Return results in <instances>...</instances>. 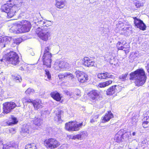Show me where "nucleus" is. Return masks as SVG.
Instances as JSON below:
<instances>
[{
    "label": "nucleus",
    "mask_w": 149,
    "mask_h": 149,
    "mask_svg": "<svg viewBox=\"0 0 149 149\" xmlns=\"http://www.w3.org/2000/svg\"><path fill=\"white\" fill-rule=\"evenodd\" d=\"M21 3H22L19 2L17 0H9L1 6V10L2 12L7 13L8 17L10 18L18 12Z\"/></svg>",
    "instance_id": "obj_1"
},
{
    "label": "nucleus",
    "mask_w": 149,
    "mask_h": 149,
    "mask_svg": "<svg viewBox=\"0 0 149 149\" xmlns=\"http://www.w3.org/2000/svg\"><path fill=\"white\" fill-rule=\"evenodd\" d=\"M130 80H134L136 86L139 87L143 86L146 82L147 77L144 69L138 68L130 74Z\"/></svg>",
    "instance_id": "obj_2"
},
{
    "label": "nucleus",
    "mask_w": 149,
    "mask_h": 149,
    "mask_svg": "<svg viewBox=\"0 0 149 149\" xmlns=\"http://www.w3.org/2000/svg\"><path fill=\"white\" fill-rule=\"evenodd\" d=\"M19 57L18 54L13 51H10L9 52L5 54L0 60L1 61H8L9 63L16 65L19 62Z\"/></svg>",
    "instance_id": "obj_3"
},
{
    "label": "nucleus",
    "mask_w": 149,
    "mask_h": 149,
    "mask_svg": "<svg viewBox=\"0 0 149 149\" xmlns=\"http://www.w3.org/2000/svg\"><path fill=\"white\" fill-rule=\"evenodd\" d=\"M31 25L30 22L26 20L21 21L13 31L16 33H24L29 32L31 28Z\"/></svg>",
    "instance_id": "obj_4"
},
{
    "label": "nucleus",
    "mask_w": 149,
    "mask_h": 149,
    "mask_svg": "<svg viewBox=\"0 0 149 149\" xmlns=\"http://www.w3.org/2000/svg\"><path fill=\"white\" fill-rule=\"evenodd\" d=\"M85 123L83 124V121L78 123L75 120L71 121L65 124V128L68 131H78L82 126H85Z\"/></svg>",
    "instance_id": "obj_5"
},
{
    "label": "nucleus",
    "mask_w": 149,
    "mask_h": 149,
    "mask_svg": "<svg viewBox=\"0 0 149 149\" xmlns=\"http://www.w3.org/2000/svg\"><path fill=\"white\" fill-rule=\"evenodd\" d=\"M45 146L48 149H55L60 145V142L54 138H51L45 139L44 141Z\"/></svg>",
    "instance_id": "obj_6"
},
{
    "label": "nucleus",
    "mask_w": 149,
    "mask_h": 149,
    "mask_svg": "<svg viewBox=\"0 0 149 149\" xmlns=\"http://www.w3.org/2000/svg\"><path fill=\"white\" fill-rule=\"evenodd\" d=\"M36 33L41 39L45 41H47L50 36V32L47 28L43 29L38 27L36 31Z\"/></svg>",
    "instance_id": "obj_7"
},
{
    "label": "nucleus",
    "mask_w": 149,
    "mask_h": 149,
    "mask_svg": "<svg viewBox=\"0 0 149 149\" xmlns=\"http://www.w3.org/2000/svg\"><path fill=\"white\" fill-rule=\"evenodd\" d=\"M130 133L128 132L122 133L121 132H118L115 135L114 140L118 143H120L126 139H128Z\"/></svg>",
    "instance_id": "obj_8"
},
{
    "label": "nucleus",
    "mask_w": 149,
    "mask_h": 149,
    "mask_svg": "<svg viewBox=\"0 0 149 149\" xmlns=\"http://www.w3.org/2000/svg\"><path fill=\"white\" fill-rule=\"evenodd\" d=\"M3 112L6 114L10 112L17 106L15 103L13 102H5L3 104Z\"/></svg>",
    "instance_id": "obj_9"
},
{
    "label": "nucleus",
    "mask_w": 149,
    "mask_h": 149,
    "mask_svg": "<svg viewBox=\"0 0 149 149\" xmlns=\"http://www.w3.org/2000/svg\"><path fill=\"white\" fill-rule=\"evenodd\" d=\"M75 74L78 81L81 83L86 82L88 79V75L84 72L78 71Z\"/></svg>",
    "instance_id": "obj_10"
},
{
    "label": "nucleus",
    "mask_w": 149,
    "mask_h": 149,
    "mask_svg": "<svg viewBox=\"0 0 149 149\" xmlns=\"http://www.w3.org/2000/svg\"><path fill=\"white\" fill-rule=\"evenodd\" d=\"M89 99L91 101L96 100L100 96V92L95 89H92L89 91L87 94Z\"/></svg>",
    "instance_id": "obj_11"
},
{
    "label": "nucleus",
    "mask_w": 149,
    "mask_h": 149,
    "mask_svg": "<svg viewBox=\"0 0 149 149\" xmlns=\"http://www.w3.org/2000/svg\"><path fill=\"white\" fill-rule=\"evenodd\" d=\"M132 18L134 19V23L135 26L141 30H146V26L142 20L136 17H133Z\"/></svg>",
    "instance_id": "obj_12"
},
{
    "label": "nucleus",
    "mask_w": 149,
    "mask_h": 149,
    "mask_svg": "<svg viewBox=\"0 0 149 149\" xmlns=\"http://www.w3.org/2000/svg\"><path fill=\"white\" fill-rule=\"evenodd\" d=\"M121 90V86L118 85H114L109 88L106 91V94L107 95H112L115 93L116 92H119Z\"/></svg>",
    "instance_id": "obj_13"
},
{
    "label": "nucleus",
    "mask_w": 149,
    "mask_h": 149,
    "mask_svg": "<svg viewBox=\"0 0 149 149\" xmlns=\"http://www.w3.org/2000/svg\"><path fill=\"white\" fill-rule=\"evenodd\" d=\"M113 114L110 110L108 111L102 117L101 120V123H105L109 121L111 119L114 118Z\"/></svg>",
    "instance_id": "obj_14"
},
{
    "label": "nucleus",
    "mask_w": 149,
    "mask_h": 149,
    "mask_svg": "<svg viewBox=\"0 0 149 149\" xmlns=\"http://www.w3.org/2000/svg\"><path fill=\"white\" fill-rule=\"evenodd\" d=\"M83 61V64L85 67H90L95 65V61L88 57H84Z\"/></svg>",
    "instance_id": "obj_15"
},
{
    "label": "nucleus",
    "mask_w": 149,
    "mask_h": 149,
    "mask_svg": "<svg viewBox=\"0 0 149 149\" xmlns=\"http://www.w3.org/2000/svg\"><path fill=\"white\" fill-rule=\"evenodd\" d=\"M113 76L109 73L106 72H104L99 73L97 74L98 79L100 80H104L113 78Z\"/></svg>",
    "instance_id": "obj_16"
},
{
    "label": "nucleus",
    "mask_w": 149,
    "mask_h": 149,
    "mask_svg": "<svg viewBox=\"0 0 149 149\" xmlns=\"http://www.w3.org/2000/svg\"><path fill=\"white\" fill-rule=\"evenodd\" d=\"M69 64L64 61H58L56 62L54 65V67L55 70H59L61 69L65 68Z\"/></svg>",
    "instance_id": "obj_17"
},
{
    "label": "nucleus",
    "mask_w": 149,
    "mask_h": 149,
    "mask_svg": "<svg viewBox=\"0 0 149 149\" xmlns=\"http://www.w3.org/2000/svg\"><path fill=\"white\" fill-rule=\"evenodd\" d=\"M32 104L35 110L40 109L43 107L42 101L39 99H36L33 100Z\"/></svg>",
    "instance_id": "obj_18"
},
{
    "label": "nucleus",
    "mask_w": 149,
    "mask_h": 149,
    "mask_svg": "<svg viewBox=\"0 0 149 149\" xmlns=\"http://www.w3.org/2000/svg\"><path fill=\"white\" fill-rule=\"evenodd\" d=\"M18 122L17 118L12 115L9 117L8 120L6 122V123L8 126H12L17 124Z\"/></svg>",
    "instance_id": "obj_19"
},
{
    "label": "nucleus",
    "mask_w": 149,
    "mask_h": 149,
    "mask_svg": "<svg viewBox=\"0 0 149 149\" xmlns=\"http://www.w3.org/2000/svg\"><path fill=\"white\" fill-rule=\"evenodd\" d=\"M50 95L54 100L57 102L60 101L62 97L60 93L56 91L52 92Z\"/></svg>",
    "instance_id": "obj_20"
},
{
    "label": "nucleus",
    "mask_w": 149,
    "mask_h": 149,
    "mask_svg": "<svg viewBox=\"0 0 149 149\" xmlns=\"http://www.w3.org/2000/svg\"><path fill=\"white\" fill-rule=\"evenodd\" d=\"M43 120L40 118H35L33 121V125L34 127L33 128L34 129H37L42 124Z\"/></svg>",
    "instance_id": "obj_21"
},
{
    "label": "nucleus",
    "mask_w": 149,
    "mask_h": 149,
    "mask_svg": "<svg viewBox=\"0 0 149 149\" xmlns=\"http://www.w3.org/2000/svg\"><path fill=\"white\" fill-rule=\"evenodd\" d=\"M64 113L63 110H57L54 118V120L58 121L63 122V120L61 119V115H62Z\"/></svg>",
    "instance_id": "obj_22"
},
{
    "label": "nucleus",
    "mask_w": 149,
    "mask_h": 149,
    "mask_svg": "<svg viewBox=\"0 0 149 149\" xmlns=\"http://www.w3.org/2000/svg\"><path fill=\"white\" fill-rule=\"evenodd\" d=\"M113 81L111 80H108L104 82L100 83L97 87L100 88H104L107 87L112 84Z\"/></svg>",
    "instance_id": "obj_23"
},
{
    "label": "nucleus",
    "mask_w": 149,
    "mask_h": 149,
    "mask_svg": "<svg viewBox=\"0 0 149 149\" xmlns=\"http://www.w3.org/2000/svg\"><path fill=\"white\" fill-rule=\"evenodd\" d=\"M3 149H17V145L15 143L10 146L4 144L3 145Z\"/></svg>",
    "instance_id": "obj_24"
},
{
    "label": "nucleus",
    "mask_w": 149,
    "mask_h": 149,
    "mask_svg": "<svg viewBox=\"0 0 149 149\" xmlns=\"http://www.w3.org/2000/svg\"><path fill=\"white\" fill-rule=\"evenodd\" d=\"M56 6L60 9L63 8L65 6L64 2L62 1H57L55 4Z\"/></svg>",
    "instance_id": "obj_25"
},
{
    "label": "nucleus",
    "mask_w": 149,
    "mask_h": 149,
    "mask_svg": "<svg viewBox=\"0 0 149 149\" xmlns=\"http://www.w3.org/2000/svg\"><path fill=\"white\" fill-rule=\"evenodd\" d=\"M123 43L124 41L121 40L120 41H118L116 44V47L118 50H123V46L124 45Z\"/></svg>",
    "instance_id": "obj_26"
},
{
    "label": "nucleus",
    "mask_w": 149,
    "mask_h": 149,
    "mask_svg": "<svg viewBox=\"0 0 149 149\" xmlns=\"http://www.w3.org/2000/svg\"><path fill=\"white\" fill-rule=\"evenodd\" d=\"M52 57V54H44L42 57V61H45H45L47 60H51Z\"/></svg>",
    "instance_id": "obj_27"
},
{
    "label": "nucleus",
    "mask_w": 149,
    "mask_h": 149,
    "mask_svg": "<svg viewBox=\"0 0 149 149\" xmlns=\"http://www.w3.org/2000/svg\"><path fill=\"white\" fill-rule=\"evenodd\" d=\"M123 47V51L125 52V53H127L130 52V45L126 43L124 44Z\"/></svg>",
    "instance_id": "obj_28"
},
{
    "label": "nucleus",
    "mask_w": 149,
    "mask_h": 149,
    "mask_svg": "<svg viewBox=\"0 0 149 149\" xmlns=\"http://www.w3.org/2000/svg\"><path fill=\"white\" fill-rule=\"evenodd\" d=\"M13 79L16 82H20L22 80L21 77L19 75L12 76Z\"/></svg>",
    "instance_id": "obj_29"
},
{
    "label": "nucleus",
    "mask_w": 149,
    "mask_h": 149,
    "mask_svg": "<svg viewBox=\"0 0 149 149\" xmlns=\"http://www.w3.org/2000/svg\"><path fill=\"white\" fill-rule=\"evenodd\" d=\"M42 62L43 65L46 66L47 67L49 68H51L52 63V59L47 60L45 61H45H42Z\"/></svg>",
    "instance_id": "obj_30"
},
{
    "label": "nucleus",
    "mask_w": 149,
    "mask_h": 149,
    "mask_svg": "<svg viewBox=\"0 0 149 149\" xmlns=\"http://www.w3.org/2000/svg\"><path fill=\"white\" fill-rule=\"evenodd\" d=\"M36 145L34 143L28 144L25 147V149H35Z\"/></svg>",
    "instance_id": "obj_31"
},
{
    "label": "nucleus",
    "mask_w": 149,
    "mask_h": 149,
    "mask_svg": "<svg viewBox=\"0 0 149 149\" xmlns=\"http://www.w3.org/2000/svg\"><path fill=\"white\" fill-rule=\"evenodd\" d=\"M35 92V90L33 88H29L25 91V93L27 95L33 94Z\"/></svg>",
    "instance_id": "obj_32"
},
{
    "label": "nucleus",
    "mask_w": 149,
    "mask_h": 149,
    "mask_svg": "<svg viewBox=\"0 0 149 149\" xmlns=\"http://www.w3.org/2000/svg\"><path fill=\"white\" fill-rule=\"evenodd\" d=\"M134 4L137 8H139L143 6V4L142 3L137 0L135 1V2L134 3Z\"/></svg>",
    "instance_id": "obj_33"
},
{
    "label": "nucleus",
    "mask_w": 149,
    "mask_h": 149,
    "mask_svg": "<svg viewBox=\"0 0 149 149\" xmlns=\"http://www.w3.org/2000/svg\"><path fill=\"white\" fill-rule=\"evenodd\" d=\"M22 101L25 103H31L33 101V100L29 97H25L22 99Z\"/></svg>",
    "instance_id": "obj_34"
},
{
    "label": "nucleus",
    "mask_w": 149,
    "mask_h": 149,
    "mask_svg": "<svg viewBox=\"0 0 149 149\" xmlns=\"http://www.w3.org/2000/svg\"><path fill=\"white\" fill-rule=\"evenodd\" d=\"M128 73L127 72L125 74H123L119 77V78L120 79L122 80L123 81H125L126 80V79L127 77V76L128 75Z\"/></svg>",
    "instance_id": "obj_35"
},
{
    "label": "nucleus",
    "mask_w": 149,
    "mask_h": 149,
    "mask_svg": "<svg viewBox=\"0 0 149 149\" xmlns=\"http://www.w3.org/2000/svg\"><path fill=\"white\" fill-rule=\"evenodd\" d=\"M66 78H68L69 79H72L74 78V76L72 74L69 72L65 73Z\"/></svg>",
    "instance_id": "obj_36"
},
{
    "label": "nucleus",
    "mask_w": 149,
    "mask_h": 149,
    "mask_svg": "<svg viewBox=\"0 0 149 149\" xmlns=\"http://www.w3.org/2000/svg\"><path fill=\"white\" fill-rule=\"evenodd\" d=\"M22 132L23 133H29V127L27 126L23 127L22 128Z\"/></svg>",
    "instance_id": "obj_37"
},
{
    "label": "nucleus",
    "mask_w": 149,
    "mask_h": 149,
    "mask_svg": "<svg viewBox=\"0 0 149 149\" xmlns=\"http://www.w3.org/2000/svg\"><path fill=\"white\" fill-rule=\"evenodd\" d=\"M22 42V39L20 38H15L14 40L13 43L17 45H18L20 44Z\"/></svg>",
    "instance_id": "obj_38"
},
{
    "label": "nucleus",
    "mask_w": 149,
    "mask_h": 149,
    "mask_svg": "<svg viewBox=\"0 0 149 149\" xmlns=\"http://www.w3.org/2000/svg\"><path fill=\"white\" fill-rule=\"evenodd\" d=\"M142 125L144 128L149 127V122L147 121H144L142 123Z\"/></svg>",
    "instance_id": "obj_39"
},
{
    "label": "nucleus",
    "mask_w": 149,
    "mask_h": 149,
    "mask_svg": "<svg viewBox=\"0 0 149 149\" xmlns=\"http://www.w3.org/2000/svg\"><path fill=\"white\" fill-rule=\"evenodd\" d=\"M50 49L49 47H46L45 49L44 54H52L49 51Z\"/></svg>",
    "instance_id": "obj_40"
},
{
    "label": "nucleus",
    "mask_w": 149,
    "mask_h": 149,
    "mask_svg": "<svg viewBox=\"0 0 149 149\" xmlns=\"http://www.w3.org/2000/svg\"><path fill=\"white\" fill-rule=\"evenodd\" d=\"M9 133L13 134L15 133L16 132V128L15 127H11L9 129Z\"/></svg>",
    "instance_id": "obj_41"
},
{
    "label": "nucleus",
    "mask_w": 149,
    "mask_h": 149,
    "mask_svg": "<svg viewBox=\"0 0 149 149\" xmlns=\"http://www.w3.org/2000/svg\"><path fill=\"white\" fill-rule=\"evenodd\" d=\"M45 74L47 75V78L49 79H51V75L49 71L47 69H45Z\"/></svg>",
    "instance_id": "obj_42"
},
{
    "label": "nucleus",
    "mask_w": 149,
    "mask_h": 149,
    "mask_svg": "<svg viewBox=\"0 0 149 149\" xmlns=\"http://www.w3.org/2000/svg\"><path fill=\"white\" fill-rule=\"evenodd\" d=\"M81 134H76L75 136V138L76 139H80L81 138V135H84L85 134V133L84 132H81Z\"/></svg>",
    "instance_id": "obj_43"
},
{
    "label": "nucleus",
    "mask_w": 149,
    "mask_h": 149,
    "mask_svg": "<svg viewBox=\"0 0 149 149\" xmlns=\"http://www.w3.org/2000/svg\"><path fill=\"white\" fill-rule=\"evenodd\" d=\"M98 118V116L97 115H96L94 116L93 118L91 119L90 122V123H92L94 122L95 121H97L96 119Z\"/></svg>",
    "instance_id": "obj_44"
},
{
    "label": "nucleus",
    "mask_w": 149,
    "mask_h": 149,
    "mask_svg": "<svg viewBox=\"0 0 149 149\" xmlns=\"http://www.w3.org/2000/svg\"><path fill=\"white\" fill-rule=\"evenodd\" d=\"M58 77L59 79H62L63 78H66L65 73H60L58 75Z\"/></svg>",
    "instance_id": "obj_45"
},
{
    "label": "nucleus",
    "mask_w": 149,
    "mask_h": 149,
    "mask_svg": "<svg viewBox=\"0 0 149 149\" xmlns=\"http://www.w3.org/2000/svg\"><path fill=\"white\" fill-rule=\"evenodd\" d=\"M48 23V22H45L44 23V24L43 26H42L40 28H48V30H49V28H48V27H49L50 25H48L47 23Z\"/></svg>",
    "instance_id": "obj_46"
},
{
    "label": "nucleus",
    "mask_w": 149,
    "mask_h": 149,
    "mask_svg": "<svg viewBox=\"0 0 149 149\" xmlns=\"http://www.w3.org/2000/svg\"><path fill=\"white\" fill-rule=\"evenodd\" d=\"M146 68L149 76V63L147 64L146 66Z\"/></svg>",
    "instance_id": "obj_47"
},
{
    "label": "nucleus",
    "mask_w": 149,
    "mask_h": 149,
    "mask_svg": "<svg viewBox=\"0 0 149 149\" xmlns=\"http://www.w3.org/2000/svg\"><path fill=\"white\" fill-rule=\"evenodd\" d=\"M3 41H4L3 39L1 38H0V43L3 42Z\"/></svg>",
    "instance_id": "obj_48"
},
{
    "label": "nucleus",
    "mask_w": 149,
    "mask_h": 149,
    "mask_svg": "<svg viewBox=\"0 0 149 149\" xmlns=\"http://www.w3.org/2000/svg\"><path fill=\"white\" fill-rule=\"evenodd\" d=\"M19 69H20L21 70H24V69L23 68L22 66Z\"/></svg>",
    "instance_id": "obj_49"
},
{
    "label": "nucleus",
    "mask_w": 149,
    "mask_h": 149,
    "mask_svg": "<svg viewBox=\"0 0 149 149\" xmlns=\"http://www.w3.org/2000/svg\"><path fill=\"white\" fill-rule=\"evenodd\" d=\"M2 144V142L0 140V146Z\"/></svg>",
    "instance_id": "obj_50"
},
{
    "label": "nucleus",
    "mask_w": 149,
    "mask_h": 149,
    "mask_svg": "<svg viewBox=\"0 0 149 149\" xmlns=\"http://www.w3.org/2000/svg\"><path fill=\"white\" fill-rule=\"evenodd\" d=\"M135 134H136V133L134 132L132 133V135L133 136H134L135 135Z\"/></svg>",
    "instance_id": "obj_51"
},
{
    "label": "nucleus",
    "mask_w": 149,
    "mask_h": 149,
    "mask_svg": "<svg viewBox=\"0 0 149 149\" xmlns=\"http://www.w3.org/2000/svg\"><path fill=\"white\" fill-rule=\"evenodd\" d=\"M2 73V72L0 70V74H1Z\"/></svg>",
    "instance_id": "obj_52"
},
{
    "label": "nucleus",
    "mask_w": 149,
    "mask_h": 149,
    "mask_svg": "<svg viewBox=\"0 0 149 149\" xmlns=\"http://www.w3.org/2000/svg\"><path fill=\"white\" fill-rule=\"evenodd\" d=\"M119 25H120V24H119L118 25V26L119 27L120 26Z\"/></svg>",
    "instance_id": "obj_53"
},
{
    "label": "nucleus",
    "mask_w": 149,
    "mask_h": 149,
    "mask_svg": "<svg viewBox=\"0 0 149 149\" xmlns=\"http://www.w3.org/2000/svg\"><path fill=\"white\" fill-rule=\"evenodd\" d=\"M76 95H79V94H78V95H77V94H76Z\"/></svg>",
    "instance_id": "obj_54"
}]
</instances>
